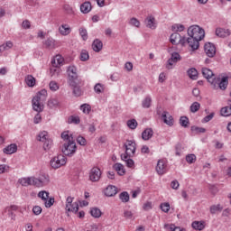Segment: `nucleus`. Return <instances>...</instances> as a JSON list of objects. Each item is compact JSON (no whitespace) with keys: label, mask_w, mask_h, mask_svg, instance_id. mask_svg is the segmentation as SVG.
Here are the masks:
<instances>
[{"label":"nucleus","mask_w":231,"mask_h":231,"mask_svg":"<svg viewBox=\"0 0 231 231\" xmlns=\"http://www.w3.org/2000/svg\"><path fill=\"white\" fill-rule=\"evenodd\" d=\"M44 44L47 48H51V46H53V44H55V40L49 38L45 41Z\"/></svg>","instance_id":"680f3d73"},{"label":"nucleus","mask_w":231,"mask_h":231,"mask_svg":"<svg viewBox=\"0 0 231 231\" xmlns=\"http://www.w3.org/2000/svg\"><path fill=\"white\" fill-rule=\"evenodd\" d=\"M144 23L146 28H150L151 30H156V18L152 15H148L145 20Z\"/></svg>","instance_id":"dca6fc26"},{"label":"nucleus","mask_w":231,"mask_h":231,"mask_svg":"<svg viewBox=\"0 0 231 231\" xmlns=\"http://www.w3.org/2000/svg\"><path fill=\"white\" fill-rule=\"evenodd\" d=\"M4 212L5 214H7V216L11 217V219H15V214L12 211V209L8 206L5 208Z\"/></svg>","instance_id":"09e8293b"},{"label":"nucleus","mask_w":231,"mask_h":231,"mask_svg":"<svg viewBox=\"0 0 231 231\" xmlns=\"http://www.w3.org/2000/svg\"><path fill=\"white\" fill-rule=\"evenodd\" d=\"M171 30L172 32H183V30H185V26L183 24H173L171 26Z\"/></svg>","instance_id":"a18cd8bd"},{"label":"nucleus","mask_w":231,"mask_h":231,"mask_svg":"<svg viewBox=\"0 0 231 231\" xmlns=\"http://www.w3.org/2000/svg\"><path fill=\"white\" fill-rule=\"evenodd\" d=\"M38 198L42 199L46 208H51L55 203V199L53 197L50 198V192L46 190L39 191Z\"/></svg>","instance_id":"423d86ee"},{"label":"nucleus","mask_w":231,"mask_h":231,"mask_svg":"<svg viewBox=\"0 0 231 231\" xmlns=\"http://www.w3.org/2000/svg\"><path fill=\"white\" fill-rule=\"evenodd\" d=\"M80 110L85 115H89V113H91V106H89V104H83L80 106Z\"/></svg>","instance_id":"4c0bfd02"},{"label":"nucleus","mask_w":231,"mask_h":231,"mask_svg":"<svg viewBox=\"0 0 231 231\" xmlns=\"http://www.w3.org/2000/svg\"><path fill=\"white\" fill-rule=\"evenodd\" d=\"M202 75L203 77H205V79H207L209 84L214 83V80L216 79V76L214 75V72H212V70H210L208 68H202Z\"/></svg>","instance_id":"2eb2a0df"},{"label":"nucleus","mask_w":231,"mask_h":231,"mask_svg":"<svg viewBox=\"0 0 231 231\" xmlns=\"http://www.w3.org/2000/svg\"><path fill=\"white\" fill-rule=\"evenodd\" d=\"M64 64V58L61 55H56L51 60V66L60 68Z\"/></svg>","instance_id":"aec40b11"},{"label":"nucleus","mask_w":231,"mask_h":231,"mask_svg":"<svg viewBox=\"0 0 231 231\" xmlns=\"http://www.w3.org/2000/svg\"><path fill=\"white\" fill-rule=\"evenodd\" d=\"M39 182H40V188L42 187H46L47 185H50V175L44 173L42 174L39 178Z\"/></svg>","instance_id":"6ab92c4d"},{"label":"nucleus","mask_w":231,"mask_h":231,"mask_svg":"<svg viewBox=\"0 0 231 231\" xmlns=\"http://www.w3.org/2000/svg\"><path fill=\"white\" fill-rule=\"evenodd\" d=\"M79 35L83 39V41H88V31L84 28L79 29Z\"/></svg>","instance_id":"5fc2aeb1"},{"label":"nucleus","mask_w":231,"mask_h":231,"mask_svg":"<svg viewBox=\"0 0 231 231\" xmlns=\"http://www.w3.org/2000/svg\"><path fill=\"white\" fill-rule=\"evenodd\" d=\"M162 120L164 124H167V125H172L174 122L172 116L167 114L166 112H163L162 114Z\"/></svg>","instance_id":"bb28decb"},{"label":"nucleus","mask_w":231,"mask_h":231,"mask_svg":"<svg viewBox=\"0 0 231 231\" xmlns=\"http://www.w3.org/2000/svg\"><path fill=\"white\" fill-rule=\"evenodd\" d=\"M25 82L29 88H33V86H35V78H33L32 75H29L25 78Z\"/></svg>","instance_id":"c9c22d12"},{"label":"nucleus","mask_w":231,"mask_h":231,"mask_svg":"<svg viewBox=\"0 0 231 231\" xmlns=\"http://www.w3.org/2000/svg\"><path fill=\"white\" fill-rule=\"evenodd\" d=\"M180 124L182 127H189V118L187 116H181Z\"/></svg>","instance_id":"3c124183"},{"label":"nucleus","mask_w":231,"mask_h":231,"mask_svg":"<svg viewBox=\"0 0 231 231\" xmlns=\"http://www.w3.org/2000/svg\"><path fill=\"white\" fill-rule=\"evenodd\" d=\"M143 210H144L145 212H149V210H152V203L151 201H146L143 205Z\"/></svg>","instance_id":"8fccbe9b"},{"label":"nucleus","mask_w":231,"mask_h":231,"mask_svg":"<svg viewBox=\"0 0 231 231\" xmlns=\"http://www.w3.org/2000/svg\"><path fill=\"white\" fill-rule=\"evenodd\" d=\"M209 210L211 214H216V212H221V210H223V207H221V205L219 204L213 205L210 207Z\"/></svg>","instance_id":"79ce46f5"},{"label":"nucleus","mask_w":231,"mask_h":231,"mask_svg":"<svg viewBox=\"0 0 231 231\" xmlns=\"http://www.w3.org/2000/svg\"><path fill=\"white\" fill-rule=\"evenodd\" d=\"M48 106L51 108V109H53L55 107H58L59 106V99L58 98H51L49 99L48 101Z\"/></svg>","instance_id":"f704fd0d"},{"label":"nucleus","mask_w":231,"mask_h":231,"mask_svg":"<svg viewBox=\"0 0 231 231\" xmlns=\"http://www.w3.org/2000/svg\"><path fill=\"white\" fill-rule=\"evenodd\" d=\"M119 199H121L123 203H127L129 201V193L126 191L122 192L119 194Z\"/></svg>","instance_id":"a19ab883"},{"label":"nucleus","mask_w":231,"mask_h":231,"mask_svg":"<svg viewBox=\"0 0 231 231\" xmlns=\"http://www.w3.org/2000/svg\"><path fill=\"white\" fill-rule=\"evenodd\" d=\"M61 138L64 142L61 152L65 156L71 158L77 152V143L73 139V134L69 131H65L61 133Z\"/></svg>","instance_id":"f03ea898"},{"label":"nucleus","mask_w":231,"mask_h":231,"mask_svg":"<svg viewBox=\"0 0 231 231\" xmlns=\"http://www.w3.org/2000/svg\"><path fill=\"white\" fill-rule=\"evenodd\" d=\"M66 210L68 212H73L74 214H77V212H79V203L77 202L73 203V198L71 197L67 198Z\"/></svg>","instance_id":"9b49d317"},{"label":"nucleus","mask_w":231,"mask_h":231,"mask_svg":"<svg viewBox=\"0 0 231 231\" xmlns=\"http://www.w3.org/2000/svg\"><path fill=\"white\" fill-rule=\"evenodd\" d=\"M204 51L208 57H214L216 55V45L211 42H208L204 45Z\"/></svg>","instance_id":"4468645a"},{"label":"nucleus","mask_w":231,"mask_h":231,"mask_svg":"<svg viewBox=\"0 0 231 231\" xmlns=\"http://www.w3.org/2000/svg\"><path fill=\"white\" fill-rule=\"evenodd\" d=\"M47 97L48 91L46 89L40 90L32 98V109L37 113H41L43 109L42 102L46 100Z\"/></svg>","instance_id":"7ed1b4c3"},{"label":"nucleus","mask_w":231,"mask_h":231,"mask_svg":"<svg viewBox=\"0 0 231 231\" xmlns=\"http://www.w3.org/2000/svg\"><path fill=\"white\" fill-rule=\"evenodd\" d=\"M102 176V171L100 168L94 167L90 170L89 180L90 181H98Z\"/></svg>","instance_id":"ddd939ff"},{"label":"nucleus","mask_w":231,"mask_h":231,"mask_svg":"<svg viewBox=\"0 0 231 231\" xmlns=\"http://www.w3.org/2000/svg\"><path fill=\"white\" fill-rule=\"evenodd\" d=\"M213 89H222L225 90L228 87V78H215L214 82L211 83Z\"/></svg>","instance_id":"0eeeda50"},{"label":"nucleus","mask_w":231,"mask_h":231,"mask_svg":"<svg viewBox=\"0 0 231 231\" xmlns=\"http://www.w3.org/2000/svg\"><path fill=\"white\" fill-rule=\"evenodd\" d=\"M151 97H146L143 101V107H146L149 108L151 107Z\"/></svg>","instance_id":"e2e57ef3"},{"label":"nucleus","mask_w":231,"mask_h":231,"mask_svg":"<svg viewBox=\"0 0 231 231\" xmlns=\"http://www.w3.org/2000/svg\"><path fill=\"white\" fill-rule=\"evenodd\" d=\"M12 48H14V42L7 41L0 45V52L3 53V51H8V50H12Z\"/></svg>","instance_id":"a878e982"},{"label":"nucleus","mask_w":231,"mask_h":231,"mask_svg":"<svg viewBox=\"0 0 231 231\" xmlns=\"http://www.w3.org/2000/svg\"><path fill=\"white\" fill-rule=\"evenodd\" d=\"M59 32L60 35H63V37H66L71 33V27L66 23H63L59 27Z\"/></svg>","instance_id":"a211bd4d"},{"label":"nucleus","mask_w":231,"mask_h":231,"mask_svg":"<svg viewBox=\"0 0 231 231\" xmlns=\"http://www.w3.org/2000/svg\"><path fill=\"white\" fill-rule=\"evenodd\" d=\"M126 125L129 127V129L134 130L136 127H138V122L136 119H130L126 122Z\"/></svg>","instance_id":"72a5a7b5"},{"label":"nucleus","mask_w":231,"mask_h":231,"mask_svg":"<svg viewBox=\"0 0 231 231\" xmlns=\"http://www.w3.org/2000/svg\"><path fill=\"white\" fill-rule=\"evenodd\" d=\"M154 134V132L151 128H146L143 133H142V138L144 141L151 140L152 138V135Z\"/></svg>","instance_id":"4be33fe9"},{"label":"nucleus","mask_w":231,"mask_h":231,"mask_svg":"<svg viewBox=\"0 0 231 231\" xmlns=\"http://www.w3.org/2000/svg\"><path fill=\"white\" fill-rule=\"evenodd\" d=\"M32 212L34 216H40V214H42V208H41L40 206H34L32 208Z\"/></svg>","instance_id":"6e6d98bb"},{"label":"nucleus","mask_w":231,"mask_h":231,"mask_svg":"<svg viewBox=\"0 0 231 231\" xmlns=\"http://www.w3.org/2000/svg\"><path fill=\"white\" fill-rule=\"evenodd\" d=\"M117 193L118 189L116 188V186L114 185H109L105 189V196H106L107 198H113V196H116Z\"/></svg>","instance_id":"f3484780"},{"label":"nucleus","mask_w":231,"mask_h":231,"mask_svg":"<svg viewBox=\"0 0 231 231\" xmlns=\"http://www.w3.org/2000/svg\"><path fill=\"white\" fill-rule=\"evenodd\" d=\"M90 215L92 217L98 218L102 216V211L98 208H92L90 209Z\"/></svg>","instance_id":"2f4dec72"},{"label":"nucleus","mask_w":231,"mask_h":231,"mask_svg":"<svg viewBox=\"0 0 231 231\" xmlns=\"http://www.w3.org/2000/svg\"><path fill=\"white\" fill-rule=\"evenodd\" d=\"M18 183L22 185V187H32V176L31 177H23L18 180Z\"/></svg>","instance_id":"412c9836"},{"label":"nucleus","mask_w":231,"mask_h":231,"mask_svg":"<svg viewBox=\"0 0 231 231\" xmlns=\"http://www.w3.org/2000/svg\"><path fill=\"white\" fill-rule=\"evenodd\" d=\"M131 26H135V28H140V21L136 18H132L130 20Z\"/></svg>","instance_id":"052dcab7"},{"label":"nucleus","mask_w":231,"mask_h":231,"mask_svg":"<svg viewBox=\"0 0 231 231\" xmlns=\"http://www.w3.org/2000/svg\"><path fill=\"white\" fill-rule=\"evenodd\" d=\"M192 228H194V230H203L205 228V222L203 221H194L191 224Z\"/></svg>","instance_id":"7c9ffc66"},{"label":"nucleus","mask_w":231,"mask_h":231,"mask_svg":"<svg viewBox=\"0 0 231 231\" xmlns=\"http://www.w3.org/2000/svg\"><path fill=\"white\" fill-rule=\"evenodd\" d=\"M191 131L193 133H196L197 134H199L201 133H207V129H205L203 127H198V126H192Z\"/></svg>","instance_id":"de8ad7c7"},{"label":"nucleus","mask_w":231,"mask_h":231,"mask_svg":"<svg viewBox=\"0 0 231 231\" xmlns=\"http://www.w3.org/2000/svg\"><path fill=\"white\" fill-rule=\"evenodd\" d=\"M176 64L175 61H173L172 60H171V58L168 60L167 63H166V69H172V66Z\"/></svg>","instance_id":"338daca9"},{"label":"nucleus","mask_w":231,"mask_h":231,"mask_svg":"<svg viewBox=\"0 0 231 231\" xmlns=\"http://www.w3.org/2000/svg\"><path fill=\"white\" fill-rule=\"evenodd\" d=\"M156 172L160 176H163L167 172V160L166 159H160L156 165Z\"/></svg>","instance_id":"9d476101"},{"label":"nucleus","mask_w":231,"mask_h":231,"mask_svg":"<svg viewBox=\"0 0 231 231\" xmlns=\"http://www.w3.org/2000/svg\"><path fill=\"white\" fill-rule=\"evenodd\" d=\"M189 38H186L188 46L191 51H196L199 48V41L205 39V30L199 25H191L188 29Z\"/></svg>","instance_id":"f257e3e1"},{"label":"nucleus","mask_w":231,"mask_h":231,"mask_svg":"<svg viewBox=\"0 0 231 231\" xmlns=\"http://www.w3.org/2000/svg\"><path fill=\"white\" fill-rule=\"evenodd\" d=\"M4 152L5 154H14V152H17V144L12 143L4 148Z\"/></svg>","instance_id":"b1692460"},{"label":"nucleus","mask_w":231,"mask_h":231,"mask_svg":"<svg viewBox=\"0 0 231 231\" xmlns=\"http://www.w3.org/2000/svg\"><path fill=\"white\" fill-rule=\"evenodd\" d=\"M160 208H161V210H162V212H165L167 214V212H169V210H171V204H169V202L162 203L160 205Z\"/></svg>","instance_id":"c03bdc74"},{"label":"nucleus","mask_w":231,"mask_h":231,"mask_svg":"<svg viewBox=\"0 0 231 231\" xmlns=\"http://www.w3.org/2000/svg\"><path fill=\"white\" fill-rule=\"evenodd\" d=\"M67 72L69 75V80L70 86H74L72 82H75V80H77L79 77V75L77 74V67H75L74 65L69 66Z\"/></svg>","instance_id":"f8f14e48"},{"label":"nucleus","mask_w":231,"mask_h":231,"mask_svg":"<svg viewBox=\"0 0 231 231\" xmlns=\"http://www.w3.org/2000/svg\"><path fill=\"white\" fill-rule=\"evenodd\" d=\"M69 124H80V117L71 116L69 117Z\"/></svg>","instance_id":"864d4df0"},{"label":"nucleus","mask_w":231,"mask_h":231,"mask_svg":"<svg viewBox=\"0 0 231 231\" xmlns=\"http://www.w3.org/2000/svg\"><path fill=\"white\" fill-rule=\"evenodd\" d=\"M94 90L98 95H99V93H104V85H102L100 83L96 84V86L94 87Z\"/></svg>","instance_id":"603ef678"},{"label":"nucleus","mask_w":231,"mask_h":231,"mask_svg":"<svg viewBox=\"0 0 231 231\" xmlns=\"http://www.w3.org/2000/svg\"><path fill=\"white\" fill-rule=\"evenodd\" d=\"M36 138L38 142H42L44 151H50V149H51V145H53V141L50 138L48 132H41Z\"/></svg>","instance_id":"39448f33"},{"label":"nucleus","mask_w":231,"mask_h":231,"mask_svg":"<svg viewBox=\"0 0 231 231\" xmlns=\"http://www.w3.org/2000/svg\"><path fill=\"white\" fill-rule=\"evenodd\" d=\"M77 142L79 145H86L88 143V142L86 141V138L82 137V136H79L77 138Z\"/></svg>","instance_id":"69168bd1"},{"label":"nucleus","mask_w":231,"mask_h":231,"mask_svg":"<svg viewBox=\"0 0 231 231\" xmlns=\"http://www.w3.org/2000/svg\"><path fill=\"white\" fill-rule=\"evenodd\" d=\"M199 107H201V105L199 102H194L191 106H190V111L191 113H198V111H199Z\"/></svg>","instance_id":"49530a36"},{"label":"nucleus","mask_w":231,"mask_h":231,"mask_svg":"<svg viewBox=\"0 0 231 231\" xmlns=\"http://www.w3.org/2000/svg\"><path fill=\"white\" fill-rule=\"evenodd\" d=\"M188 76L192 80H197L198 79V70L196 69H189L188 70Z\"/></svg>","instance_id":"473e14b6"},{"label":"nucleus","mask_w":231,"mask_h":231,"mask_svg":"<svg viewBox=\"0 0 231 231\" xmlns=\"http://www.w3.org/2000/svg\"><path fill=\"white\" fill-rule=\"evenodd\" d=\"M10 166L6 164H1L0 165V174H5V172H9Z\"/></svg>","instance_id":"4d7b16f0"},{"label":"nucleus","mask_w":231,"mask_h":231,"mask_svg":"<svg viewBox=\"0 0 231 231\" xmlns=\"http://www.w3.org/2000/svg\"><path fill=\"white\" fill-rule=\"evenodd\" d=\"M104 44L102 43V41L100 40H95L92 43V49L94 51H100L103 48Z\"/></svg>","instance_id":"c756f323"},{"label":"nucleus","mask_w":231,"mask_h":231,"mask_svg":"<svg viewBox=\"0 0 231 231\" xmlns=\"http://www.w3.org/2000/svg\"><path fill=\"white\" fill-rule=\"evenodd\" d=\"M71 84H74L73 87V93L76 95V97H80L82 95V91L80 90V88L75 86V82L73 81Z\"/></svg>","instance_id":"13d9d810"},{"label":"nucleus","mask_w":231,"mask_h":231,"mask_svg":"<svg viewBox=\"0 0 231 231\" xmlns=\"http://www.w3.org/2000/svg\"><path fill=\"white\" fill-rule=\"evenodd\" d=\"M49 88H50V89L51 90V91H53V92H55V91H59V88H60V87H59V83H57V81H51L50 83H49Z\"/></svg>","instance_id":"37998d69"},{"label":"nucleus","mask_w":231,"mask_h":231,"mask_svg":"<svg viewBox=\"0 0 231 231\" xmlns=\"http://www.w3.org/2000/svg\"><path fill=\"white\" fill-rule=\"evenodd\" d=\"M170 42L173 45L181 44V46H189L187 38H185V37L181 38V35L178 32H174L171 35Z\"/></svg>","instance_id":"6e6552de"},{"label":"nucleus","mask_w":231,"mask_h":231,"mask_svg":"<svg viewBox=\"0 0 231 231\" xmlns=\"http://www.w3.org/2000/svg\"><path fill=\"white\" fill-rule=\"evenodd\" d=\"M186 162L188 163H194L196 162V155L195 154H189L186 156Z\"/></svg>","instance_id":"bf43d9fd"},{"label":"nucleus","mask_w":231,"mask_h":231,"mask_svg":"<svg viewBox=\"0 0 231 231\" xmlns=\"http://www.w3.org/2000/svg\"><path fill=\"white\" fill-rule=\"evenodd\" d=\"M66 163V157L62 154H60L56 157H53L51 160V167L52 169H60Z\"/></svg>","instance_id":"1a4fd4ad"},{"label":"nucleus","mask_w":231,"mask_h":231,"mask_svg":"<svg viewBox=\"0 0 231 231\" xmlns=\"http://www.w3.org/2000/svg\"><path fill=\"white\" fill-rule=\"evenodd\" d=\"M132 157L126 156L125 159H122L123 162H125L126 166L129 169H134V161L133 159H131Z\"/></svg>","instance_id":"e433bc0d"},{"label":"nucleus","mask_w":231,"mask_h":231,"mask_svg":"<svg viewBox=\"0 0 231 231\" xmlns=\"http://www.w3.org/2000/svg\"><path fill=\"white\" fill-rule=\"evenodd\" d=\"M79 59L82 62H86V60H89V52H88V51L86 50L81 51Z\"/></svg>","instance_id":"58836bf2"},{"label":"nucleus","mask_w":231,"mask_h":231,"mask_svg":"<svg viewBox=\"0 0 231 231\" xmlns=\"http://www.w3.org/2000/svg\"><path fill=\"white\" fill-rule=\"evenodd\" d=\"M114 169L119 176H124L125 174V167H124L122 163H116Z\"/></svg>","instance_id":"c85d7f7f"},{"label":"nucleus","mask_w":231,"mask_h":231,"mask_svg":"<svg viewBox=\"0 0 231 231\" xmlns=\"http://www.w3.org/2000/svg\"><path fill=\"white\" fill-rule=\"evenodd\" d=\"M124 148L125 149V152L121 154V160H125L127 156H129V158H134V154H136V142L126 140L124 143Z\"/></svg>","instance_id":"20e7f679"},{"label":"nucleus","mask_w":231,"mask_h":231,"mask_svg":"<svg viewBox=\"0 0 231 231\" xmlns=\"http://www.w3.org/2000/svg\"><path fill=\"white\" fill-rule=\"evenodd\" d=\"M31 187H36L38 189H41L39 178H36L35 176H31Z\"/></svg>","instance_id":"ea45409f"},{"label":"nucleus","mask_w":231,"mask_h":231,"mask_svg":"<svg viewBox=\"0 0 231 231\" xmlns=\"http://www.w3.org/2000/svg\"><path fill=\"white\" fill-rule=\"evenodd\" d=\"M216 35L217 37H228L230 35V30L228 29H223V28H217L216 30Z\"/></svg>","instance_id":"5701e85b"},{"label":"nucleus","mask_w":231,"mask_h":231,"mask_svg":"<svg viewBox=\"0 0 231 231\" xmlns=\"http://www.w3.org/2000/svg\"><path fill=\"white\" fill-rule=\"evenodd\" d=\"M51 79H57L60 75V67L52 66L50 69Z\"/></svg>","instance_id":"cd10ccee"},{"label":"nucleus","mask_w":231,"mask_h":231,"mask_svg":"<svg viewBox=\"0 0 231 231\" xmlns=\"http://www.w3.org/2000/svg\"><path fill=\"white\" fill-rule=\"evenodd\" d=\"M93 7L91 6V3L89 2H84L81 5H80V12L82 14H89L90 10Z\"/></svg>","instance_id":"393cba45"},{"label":"nucleus","mask_w":231,"mask_h":231,"mask_svg":"<svg viewBox=\"0 0 231 231\" xmlns=\"http://www.w3.org/2000/svg\"><path fill=\"white\" fill-rule=\"evenodd\" d=\"M64 10L65 12H67V14H69V15H71V14H73V8L71 6H69V5H64Z\"/></svg>","instance_id":"774afa93"},{"label":"nucleus","mask_w":231,"mask_h":231,"mask_svg":"<svg viewBox=\"0 0 231 231\" xmlns=\"http://www.w3.org/2000/svg\"><path fill=\"white\" fill-rule=\"evenodd\" d=\"M171 60L175 61V63L178 62V60H180V53L178 52H173L171 54V57L170 58Z\"/></svg>","instance_id":"0e129e2a"}]
</instances>
